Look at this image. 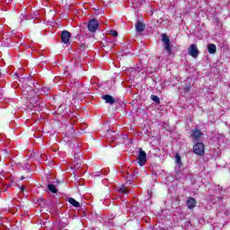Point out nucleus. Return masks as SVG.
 <instances>
[{"instance_id":"1a4fd4ad","label":"nucleus","mask_w":230,"mask_h":230,"mask_svg":"<svg viewBox=\"0 0 230 230\" xmlns=\"http://www.w3.org/2000/svg\"><path fill=\"white\" fill-rule=\"evenodd\" d=\"M195 206H197V200L193 198H189L187 200V207L189 209H193L195 208Z\"/></svg>"},{"instance_id":"2eb2a0df","label":"nucleus","mask_w":230,"mask_h":230,"mask_svg":"<svg viewBox=\"0 0 230 230\" xmlns=\"http://www.w3.org/2000/svg\"><path fill=\"white\" fill-rule=\"evenodd\" d=\"M48 190L49 191H50L51 193H58V190L57 189V187L53 184H49L48 185Z\"/></svg>"},{"instance_id":"39448f33","label":"nucleus","mask_w":230,"mask_h":230,"mask_svg":"<svg viewBox=\"0 0 230 230\" xmlns=\"http://www.w3.org/2000/svg\"><path fill=\"white\" fill-rule=\"evenodd\" d=\"M193 150L194 154H196L197 155H204V144L201 142H198L197 144H195Z\"/></svg>"},{"instance_id":"ddd939ff","label":"nucleus","mask_w":230,"mask_h":230,"mask_svg":"<svg viewBox=\"0 0 230 230\" xmlns=\"http://www.w3.org/2000/svg\"><path fill=\"white\" fill-rule=\"evenodd\" d=\"M68 202L71 206H74V208H80V202L76 201V199L73 198H69Z\"/></svg>"},{"instance_id":"9b49d317","label":"nucleus","mask_w":230,"mask_h":230,"mask_svg":"<svg viewBox=\"0 0 230 230\" xmlns=\"http://www.w3.org/2000/svg\"><path fill=\"white\" fill-rule=\"evenodd\" d=\"M145 28H146L145 23H143L141 22H137V24H136V31L137 33H142V31H145Z\"/></svg>"},{"instance_id":"f8f14e48","label":"nucleus","mask_w":230,"mask_h":230,"mask_svg":"<svg viewBox=\"0 0 230 230\" xmlns=\"http://www.w3.org/2000/svg\"><path fill=\"white\" fill-rule=\"evenodd\" d=\"M208 53H210V55H215V53H217V45L211 43L208 45Z\"/></svg>"},{"instance_id":"f03ea898","label":"nucleus","mask_w":230,"mask_h":230,"mask_svg":"<svg viewBox=\"0 0 230 230\" xmlns=\"http://www.w3.org/2000/svg\"><path fill=\"white\" fill-rule=\"evenodd\" d=\"M137 159L138 161L139 166H145V164H146V153L143 151L142 148H139L138 156Z\"/></svg>"},{"instance_id":"a211bd4d","label":"nucleus","mask_w":230,"mask_h":230,"mask_svg":"<svg viewBox=\"0 0 230 230\" xmlns=\"http://www.w3.org/2000/svg\"><path fill=\"white\" fill-rule=\"evenodd\" d=\"M119 191L120 193H128V190L127 189V187H122L119 190Z\"/></svg>"},{"instance_id":"6ab92c4d","label":"nucleus","mask_w":230,"mask_h":230,"mask_svg":"<svg viewBox=\"0 0 230 230\" xmlns=\"http://www.w3.org/2000/svg\"><path fill=\"white\" fill-rule=\"evenodd\" d=\"M110 35H112L113 37H116L118 35V31H110Z\"/></svg>"},{"instance_id":"6e6552de","label":"nucleus","mask_w":230,"mask_h":230,"mask_svg":"<svg viewBox=\"0 0 230 230\" xmlns=\"http://www.w3.org/2000/svg\"><path fill=\"white\" fill-rule=\"evenodd\" d=\"M202 133L200 131V129H193L192 130V134H191V137L193 139H195V141H199V139H200V137H202Z\"/></svg>"},{"instance_id":"f3484780","label":"nucleus","mask_w":230,"mask_h":230,"mask_svg":"<svg viewBox=\"0 0 230 230\" xmlns=\"http://www.w3.org/2000/svg\"><path fill=\"white\" fill-rule=\"evenodd\" d=\"M74 163L75 164V168H80L82 160L78 157H75Z\"/></svg>"},{"instance_id":"7ed1b4c3","label":"nucleus","mask_w":230,"mask_h":230,"mask_svg":"<svg viewBox=\"0 0 230 230\" xmlns=\"http://www.w3.org/2000/svg\"><path fill=\"white\" fill-rule=\"evenodd\" d=\"M22 94L24 96H27L31 102V103H33V102H37V100H33L31 97L33 96V90H31V87L30 86H25L22 89Z\"/></svg>"},{"instance_id":"4468645a","label":"nucleus","mask_w":230,"mask_h":230,"mask_svg":"<svg viewBox=\"0 0 230 230\" xmlns=\"http://www.w3.org/2000/svg\"><path fill=\"white\" fill-rule=\"evenodd\" d=\"M175 163L179 166V168H181V166H182V161L181 159V155H179V153H177L175 155Z\"/></svg>"},{"instance_id":"aec40b11","label":"nucleus","mask_w":230,"mask_h":230,"mask_svg":"<svg viewBox=\"0 0 230 230\" xmlns=\"http://www.w3.org/2000/svg\"><path fill=\"white\" fill-rule=\"evenodd\" d=\"M190 89V85L187 84L186 86H184V91H186V93H189Z\"/></svg>"},{"instance_id":"9d476101","label":"nucleus","mask_w":230,"mask_h":230,"mask_svg":"<svg viewBox=\"0 0 230 230\" xmlns=\"http://www.w3.org/2000/svg\"><path fill=\"white\" fill-rule=\"evenodd\" d=\"M102 100H104L107 103H110V105H114L116 103V101L114 100V97L107 94L102 96Z\"/></svg>"},{"instance_id":"423d86ee","label":"nucleus","mask_w":230,"mask_h":230,"mask_svg":"<svg viewBox=\"0 0 230 230\" xmlns=\"http://www.w3.org/2000/svg\"><path fill=\"white\" fill-rule=\"evenodd\" d=\"M71 39V33L67 31H63L61 32V40L64 44H69V40Z\"/></svg>"},{"instance_id":"dca6fc26","label":"nucleus","mask_w":230,"mask_h":230,"mask_svg":"<svg viewBox=\"0 0 230 230\" xmlns=\"http://www.w3.org/2000/svg\"><path fill=\"white\" fill-rule=\"evenodd\" d=\"M151 100L155 102V103H157L158 105L161 103V101L159 100V97L157 95H152Z\"/></svg>"},{"instance_id":"20e7f679","label":"nucleus","mask_w":230,"mask_h":230,"mask_svg":"<svg viewBox=\"0 0 230 230\" xmlns=\"http://www.w3.org/2000/svg\"><path fill=\"white\" fill-rule=\"evenodd\" d=\"M162 42L164 43L165 51H167V53H172V47H170V39L166 34L162 35Z\"/></svg>"},{"instance_id":"f257e3e1","label":"nucleus","mask_w":230,"mask_h":230,"mask_svg":"<svg viewBox=\"0 0 230 230\" xmlns=\"http://www.w3.org/2000/svg\"><path fill=\"white\" fill-rule=\"evenodd\" d=\"M188 53L192 58H199V55H200V51H199V47H197V44H191L188 48Z\"/></svg>"},{"instance_id":"0eeeda50","label":"nucleus","mask_w":230,"mask_h":230,"mask_svg":"<svg viewBox=\"0 0 230 230\" xmlns=\"http://www.w3.org/2000/svg\"><path fill=\"white\" fill-rule=\"evenodd\" d=\"M98 21L96 20H91L89 22H88V30L89 31H92V32H94L96 31V30H98Z\"/></svg>"},{"instance_id":"412c9836","label":"nucleus","mask_w":230,"mask_h":230,"mask_svg":"<svg viewBox=\"0 0 230 230\" xmlns=\"http://www.w3.org/2000/svg\"><path fill=\"white\" fill-rule=\"evenodd\" d=\"M21 181H24V176H22V177H21Z\"/></svg>"}]
</instances>
